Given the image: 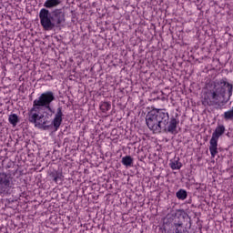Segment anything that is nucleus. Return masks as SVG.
Masks as SVG:
<instances>
[{"mask_svg": "<svg viewBox=\"0 0 233 233\" xmlns=\"http://www.w3.org/2000/svg\"><path fill=\"white\" fill-rule=\"evenodd\" d=\"M56 101V95L52 91H46L42 93L36 99L33 101V106L28 112V121L35 125L36 128H42L43 130H49L50 127H53L55 132L59 130L63 123V107L59 106L56 109V113L52 108V103ZM55 114L51 125H48L50 121L45 117V111Z\"/></svg>", "mask_w": 233, "mask_h": 233, "instance_id": "1", "label": "nucleus"}, {"mask_svg": "<svg viewBox=\"0 0 233 233\" xmlns=\"http://www.w3.org/2000/svg\"><path fill=\"white\" fill-rule=\"evenodd\" d=\"M146 125L153 134H162L164 132L176 136L179 119L175 116L170 117L167 109L152 107L146 116Z\"/></svg>", "mask_w": 233, "mask_h": 233, "instance_id": "2", "label": "nucleus"}, {"mask_svg": "<svg viewBox=\"0 0 233 233\" xmlns=\"http://www.w3.org/2000/svg\"><path fill=\"white\" fill-rule=\"evenodd\" d=\"M61 5V0H46L44 7L39 12L40 25L44 30L50 31L59 28L65 23V12L63 9L56 8ZM52 8H56L52 10ZM50 10H52L50 12Z\"/></svg>", "mask_w": 233, "mask_h": 233, "instance_id": "3", "label": "nucleus"}, {"mask_svg": "<svg viewBox=\"0 0 233 233\" xmlns=\"http://www.w3.org/2000/svg\"><path fill=\"white\" fill-rule=\"evenodd\" d=\"M233 86L227 82V78L217 80L213 83V88L204 94L202 105L214 106V105H227L232 97Z\"/></svg>", "mask_w": 233, "mask_h": 233, "instance_id": "4", "label": "nucleus"}, {"mask_svg": "<svg viewBox=\"0 0 233 233\" xmlns=\"http://www.w3.org/2000/svg\"><path fill=\"white\" fill-rule=\"evenodd\" d=\"M187 214L184 210H177L168 213L164 218V229L168 233H187L188 229L183 226Z\"/></svg>", "mask_w": 233, "mask_h": 233, "instance_id": "5", "label": "nucleus"}, {"mask_svg": "<svg viewBox=\"0 0 233 233\" xmlns=\"http://www.w3.org/2000/svg\"><path fill=\"white\" fill-rule=\"evenodd\" d=\"M222 134H225V126L218 125L213 132L212 137L209 141V152L211 154V157H216L218 155V141L219 137H221Z\"/></svg>", "mask_w": 233, "mask_h": 233, "instance_id": "6", "label": "nucleus"}, {"mask_svg": "<svg viewBox=\"0 0 233 233\" xmlns=\"http://www.w3.org/2000/svg\"><path fill=\"white\" fill-rule=\"evenodd\" d=\"M13 185L12 176L5 172L0 173V194L8 192L12 188Z\"/></svg>", "mask_w": 233, "mask_h": 233, "instance_id": "7", "label": "nucleus"}, {"mask_svg": "<svg viewBox=\"0 0 233 233\" xmlns=\"http://www.w3.org/2000/svg\"><path fill=\"white\" fill-rule=\"evenodd\" d=\"M169 167L172 170H179L183 164L179 161V157H175L173 159L169 160Z\"/></svg>", "mask_w": 233, "mask_h": 233, "instance_id": "8", "label": "nucleus"}, {"mask_svg": "<svg viewBox=\"0 0 233 233\" xmlns=\"http://www.w3.org/2000/svg\"><path fill=\"white\" fill-rule=\"evenodd\" d=\"M8 122L13 127H17V123H19V116L16 114H11L8 116Z\"/></svg>", "mask_w": 233, "mask_h": 233, "instance_id": "9", "label": "nucleus"}, {"mask_svg": "<svg viewBox=\"0 0 233 233\" xmlns=\"http://www.w3.org/2000/svg\"><path fill=\"white\" fill-rule=\"evenodd\" d=\"M176 197L177 198V199H180L181 201H185V199L188 197V194L187 193V190L179 189L176 193Z\"/></svg>", "mask_w": 233, "mask_h": 233, "instance_id": "10", "label": "nucleus"}, {"mask_svg": "<svg viewBox=\"0 0 233 233\" xmlns=\"http://www.w3.org/2000/svg\"><path fill=\"white\" fill-rule=\"evenodd\" d=\"M134 163V158H132V157L130 156H126L122 158V165H124L125 167H132Z\"/></svg>", "mask_w": 233, "mask_h": 233, "instance_id": "11", "label": "nucleus"}, {"mask_svg": "<svg viewBox=\"0 0 233 233\" xmlns=\"http://www.w3.org/2000/svg\"><path fill=\"white\" fill-rule=\"evenodd\" d=\"M110 108H112V104H110V102H101L100 103V110L103 113L108 112V110H110Z\"/></svg>", "mask_w": 233, "mask_h": 233, "instance_id": "12", "label": "nucleus"}, {"mask_svg": "<svg viewBox=\"0 0 233 233\" xmlns=\"http://www.w3.org/2000/svg\"><path fill=\"white\" fill-rule=\"evenodd\" d=\"M223 118L225 121H233V106L231 109L224 112Z\"/></svg>", "mask_w": 233, "mask_h": 233, "instance_id": "13", "label": "nucleus"}, {"mask_svg": "<svg viewBox=\"0 0 233 233\" xmlns=\"http://www.w3.org/2000/svg\"><path fill=\"white\" fill-rule=\"evenodd\" d=\"M52 177H54L53 181H55V183H57V181H59V179L63 177V175L61 173H54Z\"/></svg>", "mask_w": 233, "mask_h": 233, "instance_id": "14", "label": "nucleus"}]
</instances>
